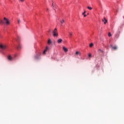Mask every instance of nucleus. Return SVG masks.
<instances>
[{"label": "nucleus", "mask_w": 124, "mask_h": 124, "mask_svg": "<svg viewBox=\"0 0 124 124\" xmlns=\"http://www.w3.org/2000/svg\"><path fill=\"white\" fill-rule=\"evenodd\" d=\"M52 34L54 37H58V36H59V34L58 33L57 28L54 29V31L52 32Z\"/></svg>", "instance_id": "nucleus-2"}, {"label": "nucleus", "mask_w": 124, "mask_h": 124, "mask_svg": "<svg viewBox=\"0 0 124 124\" xmlns=\"http://www.w3.org/2000/svg\"><path fill=\"white\" fill-rule=\"evenodd\" d=\"M69 37H71L73 34V33L72 32H69Z\"/></svg>", "instance_id": "nucleus-11"}, {"label": "nucleus", "mask_w": 124, "mask_h": 124, "mask_svg": "<svg viewBox=\"0 0 124 124\" xmlns=\"http://www.w3.org/2000/svg\"><path fill=\"white\" fill-rule=\"evenodd\" d=\"M21 48H22V46H21V45H18V46H17V49H18V50H20Z\"/></svg>", "instance_id": "nucleus-10"}, {"label": "nucleus", "mask_w": 124, "mask_h": 124, "mask_svg": "<svg viewBox=\"0 0 124 124\" xmlns=\"http://www.w3.org/2000/svg\"><path fill=\"white\" fill-rule=\"evenodd\" d=\"M85 14L86 11H84V12L82 13V15H83L84 17H86V16H87V15H86Z\"/></svg>", "instance_id": "nucleus-15"}, {"label": "nucleus", "mask_w": 124, "mask_h": 124, "mask_svg": "<svg viewBox=\"0 0 124 124\" xmlns=\"http://www.w3.org/2000/svg\"><path fill=\"white\" fill-rule=\"evenodd\" d=\"M63 50L65 52L68 51V49H67V48L65 47V46H63Z\"/></svg>", "instance_id": "nucleus-6"}, {"label": "nucleus", "mask_w": 124, "mask_h": 124, "mask_svg": "<svg viewBox=\"0 0 124 124\" xmlns=\"http://www.w3.org/2000/svg\"><path fill=\"white\" fill-rule=\"evenodd\" d=\"M90 47H93V43H91L90 45H89Z\"/></svg>", "instance_id": "nucleus-16"}, {"label": "nucleus", "mask_w": 124, "mask_h": 124, "mask_svg": "<svg viewBox=\"0 0 124 124\" xmlns=\"http://www.w3.org/2000/svg\"><path fill=\"white\" fill-rule=\"evenodd\" d=\"M48 10H49L48 9H46V11H48Z\"/></svg>", "instance_id": "nucleus-24"}, {"label": "nucleus", "mask_w": 124, "mask_h": 124, "mask_svg": "<svg viewBox=\"0 0 124 124\" xmlns=\"http://www.w3.org/2000/svg\"><path fill=\"white\" fill-rule=\"evenodd\" d=\"M102 22H104V24H106V23H107V20H106V18L104 17V19L102 20Z\"/></svg>", "instance_id": "nucleus-7"}, {"label": "nucleus", "mask_w": 124, "mask_h": 124, "mask_svg": "<svg viewBox=\"0 0 124 124\" xmlns=\"http://www.w3.org/2000/svg\"><path fill=\"white\" fill-rule=\"evenodd\" d=\"M89 58H92V54H89Z\"/></svg>", "instance_id": "nucleus-21"}, {"label": "nucleus", "mask_w": 124, "mask_h": 124, "mask_svg": "<svg viewBox=\"0 0 124 124\" xmlns=\"http://www.w3.org/2000/svg\"><path fill=\"white\" fill-rule=\"evenodd\" d=\"M111 47L113 50H117L118 49V46H113L112 45H111Z\"/></svg>", "instance_id": "nucleus-4"}, {"label": "nucleus", "mask_w": 124, "mask_h": 124, "mask_svg": "<svg viewBox=\"0 0 124 124\" xmlns=\"http://www.w3.org/2000/svg\"><path fill=\"white\" fill-rule=\"evenodd\" d=\"M61 24H63L64 23V19H62V20L60 21Z\"/></svg>", "instance_id": "nucleus-17"}, {"label": "nucleus", "mask_w": 124, "mask_h": 124, "mask_svg": "<svg viewBox=\"0 0 124 124\" xmlns=\"http://www.w3.org/2000/svg\"><path fill=\"white\" fill-rule=\"evenodd\" d=\"M8 60H9V61H12L13 60V58H12V57H11V56L9 55L8 56Z\"/></svg>", "instance_id": "nucleus-9"}, {"label": "nucleus", "mask_w": 124, "mask_h": 124, "mask_svg": "<svg viewBox=\"0 0 124 124\" xmlns=\"http://www.w3.org/2000/svg\"><path fill=\"white\" fill-rule=\"evenodd\" d=\"M17 21L18 25L20 24V23H21V20H20V19H17Z\"/></svg>", "instance_id": "nucleus-14"}, {"label": "nucleus", "mask_w": 124, "mask_h": 124, "mask_svg": "<svg viewBox=\"0 0 124 124\" xmlns=\"http://www.w3.org/2000/svg\"><path fill=\"white\" fill-rule=\"evenodd\" d=\"M112 34H111V33L110 32H108V36L109 37H110V36H111Z\"/></svg>", "instance_id": "nucleus-20"}, {"label": "nucleus", "mask_w": 124, "mask_h": 124, "mask_svg": "<svg viewBox=\"0 0 124 124\" xmlns=\"http://www.w3.org/2000/svg\"><path fill=\"white\" fill-rule=\"evenodd\" d=\"M7 46L4 44H0V49L2 50H6Z\"/></svg>", "instance_id": "nucleus-3"}, {"label": "nucleus", "mask_w": 124, "mask_h": 124, "mask_svg": "<svg viewBox=\"0 0 124 124\" xmlns=\"http://www.w3.org/2000/svg\"><path fill=\"white\" fill-rule=\"evenodd\" d=\"M98 53H103V50L100 49L98 50Z\"/></svg>", "instance_id": "nucleus-12"}, {"label": "nucleus", "mask_w": 124, "mask_h": 124, "mask_svg": "<svg viewBox=\"0 0 124 124\" xmlns=\"http://www.w3.org/2000/svg\"><path fill=\"white\" fill-rule=\"evenodd\" d=\"M46 52H47V49H45L44 52H43V54L44 55H45V54H46Z\"/></svg>", "instance_id": "nucleus-19"}, {"label": "nucleus", "mask_w": 124, "mask_h": 124, "mask_svg": "<svg viewBox=\"0 0 124 124\" xmlns=\"http://www.w3.org/2000/svg\"><path fill=\"white\" fill-rule=\"evenodd\" d=\"M3 20H0V25H2L3 24H6V26H8L9 25H10V21H9V20L7 18L4 17Z\"/></svg>", "instance_id": "nucleus-1"}, {"label": "nucleus", "mask_w": 124, "mask_h": 124, "mask_svg": "<svg viewBox=\"0 0 124 124\" xmlns=\"http://www.w3.org/2000/svg\"><path fill=\"white\" fill-rule=\"evenodd\" d=\"M88 9L89 10H92L93 9V8L92 7L88 6L87 7Z\"/></svg>", "instance_id": "nucleus-13"}, {"label": "nucleus", "mask_w": 124, "mask_h": 124, "mask_svg": "<svg viewBox=\"0 0 124 124\" xmlns=\"http://www.w3.org/2000/svg\"><path fill=\"white\" fill-rule=\"evenodd\" d=\"M52 6L53 7H55V6H54V3H52Z\"/></svg>", "instance_id": "nucleus-23"}, {"label": "nucleus", "mask_w": 124, "mask_h": 124, "mask_svg": "<svg viewBox=\"0 0 124 124\" xmlns=\"http://www.w3.org/2000/svg\"><path fill=\"white\" fill-rule=\"evenodd\" d=\"M20 1H21V2H24V1H25V0H19Z\"/></svg>", "instance_id": "nucleus-22"}, {"label": "nucleus", "mask_w": 124, "mask_h": 124, "mask_svg": "<svg viewBox=\"0 0 124 124\" xmlns=\"http://www.w3.org/2000/svg\"><path fill=\"white\" fill-rule=\"evenodd\" d=\"M87 15H89V14H87Z\"/></svg>", "instance_id": "nucleus-25"}, {"label": "nucleus", "mask_w": 124, "mask_h": 124, "mask_svg": "<svg viewBox=\"0 0 124 124\" xmlns=\"http://www.w3.org/2000/svg\"><path fill=\"white\" fill-rule=\"evenodd\" d=\"M75 55H76V56H78V55H79V56H80L81 52H80L79 51H76V52L75 53Z\"/></svg>", "instance_id": "nucleus-8"}, {"label": "nucleus", "mask_w": 124, "mask_h": 124, "mask_svg": "<svg viewBox=\"0 0 124 124\" xmlns=\"http://www.w3.org/2000/svg\"><path fill=\"white\" fill-rule=\"evenodd\" d=\"M48 44H51V43H52V42L51 41V40H48Z\"/></svg>", "instance_id": "nucleus-18"}, {"label": "nucleus", "mask_w": 124, "mask_h": 124, "mask_svg": "<svg viewBox=\"0 0 124 124\" xmlns=\"http://www.w3.org/2000/svg\"><path fill=\"white\" fill-rule=\"evenodd\" d=\"M62 39H59L57 40V43H58L59 44L62 43Z\"/></svg>", "instance_id": "nucleus-5"}]
</instances>
